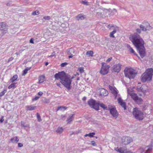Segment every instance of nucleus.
Here are the masks:
<instances>
[{
  "label": "nucleus",
  "mask_w": 153,
  "mask_h": 153,
  "mask_svg": "<svg viewBox=\"0 0 153 153\" xmlns=\"http://www.w3.org/2000/svg\"><path fill=\"white\" fill-rule=\"evenodd\" d=\"M130 40L138 51L142 58L146 55L145 49L144 45V42L140 36L137 33H134L131 37Z\"/></svg>",
  "instance_id": "nucleus-1"
},
{
  "label": "nucleus",
  "mask_w": 153,
  "mask_h": 153,
  "mask_svg": "<svg viewBox=\"0 0 153 153\" xmlns=\"http://www.w3.org/2000/svg\"><path fill=\"white\" fill-rule=\"evenodd\" d=\"M153 75V69L152 68H148L142 75L141 81L144 82L147 81L151 80Z\"/></svg>",
  "instance_id": "nucleus-2"
},
{
  "label": "nucleus",
  "mask_w": 153,
  "mask_h": 153,
  "mask_svg": "<svg viewBox=\"0 0 153 153\" xmlns=\"http://www.w3.org/2000/svg\"><path fill=\"white\" fill-rule=\"evenodd\" d=\"M72 80L70 79V75L67 74L65 76L62 81L60 82L69 91L71 88V84Z\"/></svg>",
  "instance_id": "nucleus-3"
},
{
  "label": "nucleus",
  "mask_w": 153,
  "mask_h": 153,
  "mask_svg": "<svg viewBox=\"0 0 153 153\" xmlns=\"http://www.w3.org/2000/svg\"><path fill=\"white\" fill-rule=\"evenodd\" d=\"M133 114L134 117L139 120H142L144 117L143 113L137 108L133 109Z\"/></svg>",
  "instance_id": "nucleus-4"
},
{
  "label": "nucleus",
  "mask_w": 153,
  "mask_h": 153,
  "mask_svg": "<svg viewBox=\"0 0 153 153\" xmlns=\"http://www.w3.org/2000/svg\"><path fill=\"white\" fill-rule=\"evenodd\" d=\"M125 76L129 79H134L137 74L134 70L132 69H126V68L124 71Z\"/></svg>",
  "instance_id": "nucleus-5"
},
{
  "label": "nucleus",
  "mask_w": 153,
  "mask_h": 153,
  "mask_svg": "<svg viewBox=\"0 0 153 153\" xmlns=\"http://www.w3.org/2000/svg\"><path fill=\"white\" fill-rule=\"evenodd\" d=\"M127 92L128 94L131 96L132 98L136 103L140 104L143 102V100L140 97H139L136 94L132 93V92H131L129 89H128Z\"/></svg>",
  "instance_id": "nucleus-6"
},
{
  "label": "nucleus",
  "mask_w": 153,
  "mask_h": 153,
  "mask_svg": "<svg viewBox=\"0 0 153 153\" xmlns=\"http://www.w3.org/2000/svg\"><path fill=\"white\" fill-rule=\"evenodd\" d=\"M88 103L90 107L96 110H98L99 109V103H96L95 100L91 99L88 101Z\"/></svg>",
  "instance_id": "nucleus-7"
},
{
  "label": "nucleus",
  "mask_w": 153,
  "mask_h": 153,
  "mask_svg": "<svg viewBox=\"0 0 153 153\" xmlns=\"http://www.w3.org/2000/svg\"><path fill=\"white\" fill-rule=\"evenodd\" d=\"M8 26L5 22H0V30L3 31V35L6 33L7 32Z\"/></svg>",
  "instance_id": "nucleus-8"
},
{
  "label": "nucleus",
  "mask_w": 153,
  "mask_h": 153,
  "mask_svg": "<svg viewBox=\"0 0 153 153\" xmlns=\"http://www.w3.org/2000/svg\"><path fill=\"white\" fill-rule=\"evenodd\" d=\"M102 66L100 71V73L103 75L107 74L108 72V69L110 66L108 65H104V63H102Z\"/></svg>",
  "instance_id": "nucleus-9"
},
{
  "label": "nucleus",
  "mask_w": 153,
  "mask_h": 153,
  "mask_svg": "<svg viewBox=\"0 0 153 153\" xmlns=\"http://www.w3.org/2000/svg\"><path fill=\"white\" fill-rule=\"evenodd\" d=\"M140 28L142 29L143 31H144L149 30L152 28L149 23L147 22H145L144 23H143V25H140Z\"/></svg>",
  "instance_id": "nucleus-10"
},
{
  "label": "nucleus",
  "mask_w": 153,
  "mask_h": 153,
  "mask_svg": "<svg viewBox=\"0 0 153 153\" xmlns=\"http://www.w3.org/2000/svg\"><path fill=\"white\" fill-rule=\"evenodd\" d=\"M66 74L64 71L59 72L54 75V78L56 80L59 79L60 81H62Z\"/></svg>",
  "instance_id": "nucleus-11"
},
{
  "label": "nucleus",
  "mask_w": 153,
  "mask_h": 153,
  "mask_svg": "<svg viewBox=\"0 0 153 153\" xmlns=\"http://www.w3.org/2000/svg\"><path fill=\"white\" fill-rule=\"evenodd\" d=\"M108 110L110 111V113L113 116V117L115 119L117 117L118 115V113L115 107L109 108Z\"/></svg>",
  "instance_id": "nucleus-12"
},
{
  "label": "nucleus",
  "mask_w": 153,
  "mask_h": 153,
  "mask_svg": "<svg viewBox=\"0 0 153 153\" xmlns=\"http://www.w3.org/2000/svg\"><path fill=\"white\" fill-rule=\"evenodd\" d=\"M147 86L145 85H142L141 86H138L136 88V90L138 92H141L143 94L146 93L147 90Z\"/></svg>",
  "instance_id": "nucleus-13"
},
{
  "label": "nucleus",
  "mask_w": 153,
  "mask_h": 153,
  "mask_svg": "<svg viewBox=\"0 0 153 153\" xmlns=\"http://www.w3.org/2000/svg\"><path fill=\"white\" fill-rule=\"evenodd\" d=\"M121 66L120 63L115 64L112 68V71L118 73L120 70Z\"/></svg>",
  "instance_id": "nucleus-14"
},
{
  "label": "nucleus",
  "mask_w": 153,
  "mask_h": 153,
  "mask_svg": "<svg viewBox=\"0 0 153 153\" xmlns=\"http://www.w3.org/2000/svg\"><path fill=\"white\" fill-rule=\"evenodd\" d=\"M116 151L120 153H133L131 151H127L123 147L118 148L117 147L115 149Z\"/></svg>",
  "instance_id": "nucleus-15"
},
{
  "label": "nucleus",
  "mask_w": 153,
  "mask_h": 153,
  "mask_svg": "<svg viewBox=\"0 0 153 153\" xmlns=\"http://www.w3.org/2000/svg\"><path fill=\"white\" fill-rule=\"evenodd\" d=\"M131 139L129 137H123L122 139V142L124 145H126L129 143L131 141Z\"/></svg>",
  "instance_id": "nucleus-16"
},
{
  "label": "nucleus",
  "mask_w": 153,
  "mask_h": 153,
  "mask_svg": "<svg viewBox=\"0 0 153 153\" xmlns=\"http://www.w3.org/2000/svg\"><path fill=\"white\" fill-rule=\"evenodd\" d=\"M68 53L70 55L68 56L69 58H72L75 54V51L73 48H71L67 50Z\"/></svg>",
  "instance_id": "nucleus-17"
},
{
  "label": "nucleus",
  "mask_w": 153,
  "mask_h": 153,
  "mask_svg": "<svg viewBox=\"0 0 153 153\" xmlns=\"http://www.w3.org/2000/svg\"><path fill=\"white\" fill-rule=\"evenodd\" d=\"M118 103L124 108V110L126 109V104L121 99V98L119 97L118 99Z\"/></svg>",
  "instance_id": "nucleus-18"
},
{
  "label": "nucleus",
  "mask_w": 153,
  "mask_h": 153,
  "mask_svg": "<svg viewBox=\"0 0 153 153\" xmlns=\"http://www.w3.org/2000/svg\"><path fill=\"white\" fill-rule=\"evenodd\" d=\"M115 28L109 34V36L110 37L114 38L115 36L114 35V34L116 33L117 31L119 30V28L117 27H115Z\"/></svg>",
  "instance_id": "nucleus-19"
},
{
  "label": "nucleus",
  "mask_w": 153,
  "mask_h": 153,
  "mask_svg": "<svg viewBox=\"0 0 153 153\" xmlns=\"http://www.w3.org/2000/svg\"><path fill=\"white\" fill-rule=\"evenodd\" d=\"M108 94V92L105 89L103 88H101L100 89V95L101 96H107Z\"/></svg>",
  "instance_id": "nucleus-20"
},
{
  "label": "nucleus",
  "mask_w": 153,
  "mask_h": 153,
  "mask_svg": "<svg viewBox=\"0 0 153 153\" xmlns=\"http://www.w3.org/2000/svg\"><path fill=\"white\" fill-rule=\"evenodd\" d=\"M127 48L128 49V51H129L130 53L134 54L135 55L137 56L139 59L140 57L137 56V55L136 54L133 49L130 46L128 45H127Z\"/></svg>",
  "instance_id": "nucleus-21"
},
{
  "label": "nucleus",
  "mask_w": 153,
  "mask_h": 153,
  "mask_svg": "<svg viewBox=\"0 0 153 153\" xmlns=\"http://www.w3.org/2000/svg\"><path fill=\"white\" fill-rule=\"evenodd\" d=\"M26 110H27L32 111L36 109V106H33L32 105H27L26 106Z\"/></svg>",
  "instance_id": "nucleus-22"
},
{
  "label": "nucleus",
  "mask_w": 153,
  "mask_h": 153,
  "mask_svg": "<svg viewBox=\"0 0 153 153\" xmlns=\"http://www.w3.org/2000/svg\"><path fill=\"white\" fill-rule=\"evenodd\" d=\"M147 147H148V148L146 151L145 153H151L153 147L152 145L151 144L148 146Z\"/></svg>",
  "instance_id": "nucleus-23"
},
{
  "label": "nucleus",
  "mask_w": 153,
  "mask_h": 153,
  "mask_svg": "<svg viewBox=\"0 0 153 153\" xmlns=\"http://www.w3.org/2000/svg\"><path fill=\"white\" fill-rule=\"evenodd\" d=\"M19 139L16 136L10 139L11 142L13 143H17L19 141Z\"/></svg>",
  "instance_id": "nucleus-24"
},
{
  "label": "nucleus",
  "mask_w": 153,
  "mask_h": 153,
  "mask_svg": "<svg viewBox=\"0 0 153 153\" xmlns=\"http://www.w3.org/2000/svg\"><path fill=\"white\" fill-rule=\"evenodd\" d=\"M98 103H99V106H100L104 110H108L109 108V107L108 108L105 105L102 103H100L99 102H98Z\"/></svg>",
  "instance_id": "nucleus-25"
},
{
  "label": "nucleus",
  "mask_w": 153,
  "mask_h": 153,
  "mask_svg": "<svg viewBox=\"0 0 153 153\" xmlns=\"http://www.w3.org/2000/svg\"><path fill=\"white\" fill-rule=\"evenodd\" d=\"M76 18L78 21H79V20H82L84 19L85 17L83 15L80 14L78 15Z\"/></svg>",
  "instance_id": "nucleus-26"
},
{
  "label": "nucleus",
  "mask_w": 153,
  "mask_h": 153,
  "mask_svg": "<svg viewBox=\"0 0 153 153\" xmlns=\"http://www.w3.org/2000/svg\"><path fill=\"white\" fill-rule=\"evenodd\" d=\"M45 78V76H41L39 78V83H43Z\"/></svg>",
  "instance_id": "nucleus-27"
},
{
  "label": "nucleus",
  "mask_w": 153,
  "mask_h": 153,
  "mask_svg": "<svg viewBox=\"0 0 153 153\" xmlns=\"http://www.w3.org/2000/svg\"><path fill=\"white\" fill-rule=\"evenodd\" d=\"M63 131V129L62 127H59L56 130V132L59 134H61Z\"/></svg>",
  "instance_id": "nucleus-28"
},
{
  "label": "nucleus",
  "mask_w": 153,
  "mask_h": 153,
  "mask_svg": "<svg viewBox=\"0 0 153 153\" xmlns=\"http://www.w3.org/2000/svg\"><path fill=\"white\" fill-rule=\"evenodd\" d=\"M18 78V76L17 75H14L13 77L11 78L10 80L12 82H13L17 79Z\"/></svg>",
  "instance_id": "nucleus-29"
},
{
  "label": "nucleus",
  "mask_w": 153,
  "mask_h": 153,
  "mask_svg": "<svg viewBox=\"0 0 153 153\" xmlns=\"http://www.w3.org/2000/svg\"><path fill=\"white\" fill-rule=\"evenodd\" d=\"M21 125L25 128L29 126L28 124H26V123L25 122L22 121L21 122Z\"/></svg>",
  "instance_id": "nucleus-30"
},
{
  "label": "nucleus",
  "mask_w": 153,
  "mask_h": 153,
  "mask_svg": "<svg viewBox=\"0 0 153 153\" xmlns=\"http://www.w3.org/2000/svg\"><path fill=\"white\" fill-rule=\"evenodd\" d=\"M95 134L94 132L90 133L88 134H86L84 136L85 137H86L88 136H89L90 137H94V135Z\"/></svg>",
  "instance_id": "nucleus-31"
},
{
  "label": "nucleus",
  "mask_w": 153,
  "mask_h": 153,
  "mask_svg": "<svg viewBox=\"0 0 153 153\" xmlns=\"http://www.w3.org/2000/svg\"><path fill=\"white\" fill-rule=\"evenodd\" d=\"M74 114H72L71 116L69 118H68L67 120V121L68 122V123L71 122L73 120V116L74 115Z\"/></svg>",
  "instance_id": "nucleus-32"
},
{
  "label": "nucleus",
  "mask_w": 153,
  "mask_h": 153,
  "mask_svg": "<svg viewBox=\"0 0 153 153\" xmlns=\"http://www.w3.org/2000/svg\"><path fill=\"white\" fill-rule=\"evenodd\" d=\"M16 83H13L11 84L10 85L8 86V88L9 89H11L12 88H15L16 87Z\"/></svg>",
  "instance_id": "nucleus-33"
},
{
  "label": "nucleus",
  "mask_w": 153,
  "mask_h": 153,
  "mask_svg": "<svg viewBox=\"0 0 153 153\" xmlns=\"http://www.w3.org/2000/svg\"><path fill=\"white\" fill-rule=\"evenodd\" d=\"M115 27H117L116 25H114L112 24H109L107 26V28L109 29H111L112 28H113V30L115 28Z\"/></svg>",
  "instance_id": "nucleus-34"
},
{
  "label": "nucleus",
  "mask_w": 153,
  "mask_h": 153,
  "mask_svg": "<svg viewBox=\"0 0 153 153\" xmlns=\"http://www.w3.org/2000/svg\"><path fill=\"white\" fill-rule=\"evenodd\" d=\"M94 53L92 51H88L86 53L87 55H88L89 56H92Z\"/></svg>",
  "instance_id": "nucleus-35"
},
{
  "label": "nucleus",
  "mask_w": 153,
  "mask_h": 153,
  "mask_svg": "<svg viewBox=\"0 0 153 153\" xmlns=\"http://www.w3.org/2000/svg\"><path fill=\"white\" fill-rule=\"evenodd\" d=\"M39 14V11L36 10V11L33 12L32 13V15H38Z\"/></svg>",
  "instance_id": "nucleus-36"
},
{
  "label": "nucleus",
  "mask_w": 153,
  "mask_h": 153,
  "mask_svg": "<svg viewBox=\"0 0 153 153\" xmlns=\"http://www.w3.org/2000/svg\"><path fill=\"white\" fill-rule=\"evenodd\" d=\"M42 101L45 103H48L50 102V101L49 100L44 98V99L42 100Z\"/></svg>",
  "instance_id": "nucleus-37"
},
{
  "label": "nucleus",
  "mask_w": 153,
  "mask_h": 153,
  "mask_svg": "<svg viewBox=\"0 0 153 153\" xmlns=\"http://www.w3.org/2000/svg\"><path fill=\"white\" fill-rule=\"evenodd\" d=\"M37 117V118L38 121L39 122H40L42 121V119L41 118L40 114L38 113L36 114Z\"/></svg>",
  "instance_id": "nucleus-38"
},
{
  "label": "nucleus",
  "mask_w": 153,
  "mask_h": 153,
  "mask_svg": "<svg viewBox=\"0 0 153 153\" xmlns=\"http://www.w3.org/2000/svg\"><path fill=\"white\" fill-rule=\"evenodd\" d=\"M81 3L82 4L86 6H88L89 5V3L86 0L82 1H81Z\"/></svg>",
  "instance_id": "nucleus-39"
},
{
  "label": "nucleus",
  "mask_w": 153,
  "mask_h": 153,
  "mask_svg": "<svg viewBox=\"0 0 153 153\" xmlns=\"http://www.w3.org/2000/svg\"><path fill=\"white\" fill-rule=\"evenodd\" d=\"M7 90H4L3 91H2L0 93V97H1L4 95L5 93L6 92Z\"/></svg>",
  "instance_id": "nucleus-40"
},
{
  "label": "nucleus",
  "mask_w": 153,
  "mask_h": 153,
  "mask_svg": "<svg viewBox=\"0 0 153 153\" xmlns=\"http://www.w3.org/2000/svg\"><path fill=\"white\" fill-rule=\"evenodd\" d=\"M113 93L114 94V96H115V98L116 99L117 96V92L115 90H114L113 91Z\"/></svg>",
  "instance_id": "nucleus-41"
},
{
  "label": "nucleus",
  "mask_w": 153,
  "mask_h": 153,
  "mask_svg": "<svg viewBox=\"0 0 153 153\" xmlns=\"http://www.w3.org/2000/svg\"><path fill=\"white\" fill-rule=\"evenodd\" d=\"M51 18L50 16H45L43 17V19L45 20H49Z\"/></svg>",
  "instance_id": "nucleus-42"
},
{
  "label": "nucleus",
  "mask_w": 153,
  "mask_h": 153,
  "mask_svg": "<svg viewBox=\"0 0 153 153\" xmlns=\"http://www.w3.org/2000/svg\"><path fill=\"white\" fill-rule=\"evenodd\" d=\"M78 70L81 73H82L84 72V68L83 67H80L78 68Z\"/></svg>",
  "instance_id": "nucleus-43"
},
{
  "label": "nucleus",
  "mask_w": 153,
  "mask_h": 153,
  "mask_svg": "<svg viewBox=\"0 0 153 153\" xmlns=\"http://www.w3.org/2000/svg\"><path fill=\"white\" fill-rule=\"evenodd\" d=\"M67 64H68V63L66 62L62 63L61 65V66L62 67H64Z\"/></svg>",
  "instance_id": "nucleus-44"
},
{
  "label": "nucleus",
  "mask_w": 153,
  "mask_h": 153,
  "mask_svg": "<svg viewBox=\"0 0 153 153\" xmlns=\"http://www.w3.org/2000/svg\"><path fill=\"white\" fill-rule=\"evenodd\" d=\"M40 97V96H36L34 98L32 99L33 101H35L38 100Z\"/></svg>",
  "instance_id": "nucleus-45"
},
{
  "label": "nucleus",
  "mask_w": 153,
  "mask_h": 153,
  "mask_svg": "<svg viewBox=\"0 0 153 153\" xmlns=\"http://www.w3.org/2000/svg\"><path fill=\"white\" fill-rule=\"evenodd\" d=\"M91 145L94 146H97V144L94 141H91Z\"/></svg>",
  "instance_id": "nucleus-46"
},
{
  "label": "nucleus",
  "mask_w": 153,
  "mask_h": 153,
  "mask_svg": "<svg viewBox=\"0 0 153 153\" xmlns=\"http://www.w3.org/2000/svg\"><path fill=\"white\" fill-rule=\"evenodd\" d=\"M27 71L25 69L23 71V73L22 74V75L23 76L25 75L27 73Z\"/></svg>",
  "instance_id": "nucleus-47"
},
{
  "label": "nucleus",
  "mask_w": 153,
  "mask_h": 153,
  "mask_svg": "<svg viewBox=\"0 0 153 153\" xmlns=\"http://www.w3.org/2000/svg\"><path fill=\"white\" fill-rule=\"evenodd\" d=\"M63 106H60L58 107L56 109V111H57L59 110H63Z\"/></svg>",
  "instance_id": "nucleus-48"
},
{
  "label": "nucleus",
  "mask_w": 153,
  "mask_h": 153,
  "mask_svg": "<svg viewBox=\"0 0 153 153\" xmlns=\"http://www.w3.org/2000/svg\"><path fill=\"white\" fill-rule=\"evenodd\" d=\"M55 56V52H54L52 53V55H51L50 56H48V57L51 58V57H52L54 56Z\"/></svg>",
  "instance_id": "nucleus-49"
},
{
  "label": "nucleus",
  "mask_w": 153,
  "mask_h": 153,
  "mask_svg": "<svg viewBox=\"0 0 153 153\" xmlns=\"http://www.w3.org/2000/svg\"><path fill=\"white\" fill-rule=\"evenodd\" d=\"M3 118L4 117L2 116L0 119V122L1 123H2L4 121V119Z\"/></svg>",
  "instance_id": "nucleus-50"
},
{
  "label": "nucleus",
  "mask_w": 153,
  "mask_h": 153,
  "mask_svg": "<svg viewBox=\"0 0 153 153\" xmlns=\"http://www.w3.org/2000/svg\"><path fill=\"white\" fill-rule=\"evenodd\" d=\"M23 146V144L21 143H18V147H22Z\"/></svg>",
  "instance_id": "nucleus-51"
},
{
  "label": "nucleus",
  "mask_w": 153,
  "mask_h": 153,
  "mask_svg": "<svg viewBox=\"0 0 153 153\" xmlns=\"http://www.w3.org/2000/svg\"><path fill=\"white\" fill-rule=\"evenodd\" d=\"M43 94V93L42 92L40 91L38 93V95H39V96H40V97Z\"/></svg>",
  "instance_id": "nucleus-52"
},
{
  "label": "nucleus",
  "mask_w": 153,
  "mask_h": 153,
  "mask_svg": "<svg viewBox=\"0 0 153 153\" xmlns=\"http://www.w3.org/2000/svg\"><path fill=\"white\" fill-rule=\"evenodd\" d=\"M112 58L111 57H110L109 58H108L106 60V62H110L111 60L112 59Z\"/></svg>",
  "instance_id": "nucleus-53"
},
{
  "label": "nucleus",
  "mask_w": 153,
  "mask_h": 153,
  "mask_svg": "<svg viewBox=\"0 0 153 153\" xmlns=\"http://www.w3.org/2000/svg\"><path fill=\"white\" fill-rule=\"evenodd\" d=\"M30 42L31 43L33 44L34 42H33V38H31L30 40Z\"/></svg>",
  "instance_id": "nucleus-54"
},
{
  "label": "nucleus",
  "mask_w": 153,
  "mask_h": 153,
  "mask_svg": "<svg viewBox=\"0 0 153 153\" xmlns=\"http://www.w3.org/2000/svg\"><path fill=\"white\" fill-rule=\"evenodd\" d=\"M12 2L10 1L7 3V6H10Z\"/></svg>",
  "instance_id": "nucleus-55"
},
{
  "label": "nucleus",
  "mask_w": 153,
  "mask_h": 153,
  "mask_svg": "<svg viewBox=\"0 0 153 153\" xmlns=\"http://www.w3.org/2000/svg\"><path fill=\"white\" fill-rule=\"evenodd\" d=\"M136 30L137 32L138 33H141V30L140 29H136Z\"/></svg>",
  "instance_id": "nucleus-56"
},
{
  "label": "nucleus",
  "mask_w": 153,
  "mask_h": 153,
  "mask_svg": "<svg viewBox=\"0 0 153 153\" xmlns=\"http://www.w3.org/2000/svg\"><path fill=\"white\" fill-rule=\"evenodd\" d=\"M116 12H117V11H116V10L115 9H113V10L112 11V13H113L112 14V15H113L115 13H116Z\"/></svg>",
  "instance_id": "nucleus-57"
},
{
  "label": "nucleus",
  "mask_w": 153,
  "mask_h": 153,
  "mask_svg": "<svg viewBox=\"0 0 153 153\" xmlns=\"http://www.w3.org/2000/svg\"><path fill=\"white\" fill-rule=\"evenodd\" d=\"M13 59V57H12L10 58L9 59H8V62H9L10 61H12Z\"/></svg>",
  "instance_id": "nucleus-58"
},
{
  "label": "nucleus",
  "mask_w": 153,
  "mask_h": 153,
  "mask_svg": "<svg viewBox=\"0 0 153 153\" xmlns=\"http://www.w3.org/2000/svg\"><path fill=\"white\" fill-rule=\"evenodd\" d=\"M81 132V131L80 130H78V131H76L75 132V134H77L79 133H80Z\"/></svg>",
  "instance_id": "nucleus-59"
},
{
  "label": "nucleus",
  "mask_w": 153,
  "mask_h": 153,
  "mask_svg": "<svg viewBox=\"0 0 153 153\" xmlns=\"http://www.w3.org/2000/svg\"><path fill=\"white\" fill-rule=\"evenodd\" d=\"M31 68V67H27L25 69L26 70L28 71Z\"/></svg>",
  "instance_id": "nucleus-60"
},
{
  "label": "nucleus",
  "mask_w": 153,
  "mask_h": 153,
  "mask_svg": "<svg viewBox=\"0 0 153 153\" xmlns=\"http://www.w3.org/2000/svg\"><path fill=\"white\" fill-rule=\"evenodd\" d=\"M56 85L57 86H59V87H61L60 86L61 85V84L59 83H56Z\"/></svg>",
  "instance_id": "nucleus-61"
},
{
  "label": "nucleus",
  "mask_w": 153,
  "mask_h": 153,
  "mask_svg": "<svg viewBox=\"0 0 153 153\" xmlns=\"http://www.w3.org/2000/svg\"><path fill=\"white\" fill-rule=\"evenodd\" d=\"M97 15H98V16H101V15H102V13H101L100 12H97Z\"/></svg>",
  "instance_id": "nucleus-62"
},
{
  "label": "nucleus",
  "mask_w": 153,
  "mask_h": 153,
  "mask_svg": "<svg viewBox=\"0 0 153 153\" xmlns=\"http://www.w3.org/2000/svg\"><path fill=\"white\" fill-rule=\"evenodd\" d=\"M67 108V107H65V106H63V109L64 110H66Z\"/></svg>",
  "instance_id": "nucleus-63"
},
{
  "label": "nucleus",
  "mask_w": 153,
  "mask_h": 153,
  "mask_svg": "<svg viewBox=\"0 0 153 153\" xmlns=\"http://www.w3.org/2000/svg\"><path fill=\"white\" fill-rule=\"evenodd\" d=\"M74 76H72V77H71L70 76V79H71V80H72V79H74Z\"/></svg>",
  "instance_id": "nucleus-64"
}]
</instances>
